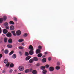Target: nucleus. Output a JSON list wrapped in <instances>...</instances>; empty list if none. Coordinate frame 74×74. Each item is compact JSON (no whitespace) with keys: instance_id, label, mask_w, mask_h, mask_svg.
Returning a JSON list of instances; mask_svg holds the SVG:
<instances>
[{"instance_id":"obj_1","label":"nucleus","mask_w":74,"mask_h":74,"mask_svg":"<svg viewBox=\"0 0 74 74\" xmlns=\"http://www.w3.org/2000/svg\"><path fill=\"white\" fill-rule=\"evenodd\" d=\"M6 19L7 16H3V18H0V23H2L3 21V20H4V21H5Z\"/></svg>"},{"instance_id":"obj_2","label":"nucleus","mask_w":74,"mask_h":74,"mask_svg":"<svg viewBox=\"0 0 74 74\" xmlns=\"http://www.w3.org/2000/svg\"><path fill=\"white\" fill-rule=\"evenodd\" d=\"M18 69L20 71H23L25 70V68L23 66H21L18 67Z\"/></svg>"},{"instance_id":"obj_3","label":"nucleus","mask_w":74,"mask_h":74,"mask_svg":"<svg viewBox=\"0 0 74 74\" xmlns=\"http://www.w3.org/2000/svg\"><path fill=\"white\" fill-rule=\"evenodd\" d=\"M16 34L17 36H20L21 34V31L19 30L17 31Z\"/></svg>"},{"instance_id":"obj_4","label":"nucleus","mask_w":74,"mask_h":74,"mask_svg":"<svg viewBox=\"0 0 74 74\" xmlns=\"http://www.w3.org/2000/svg\"><path fill=\"white\" fill-rule=\"evenodd\" d=\"M50 71H53L54 70V68L53 66H51L49 68Z\"/></svg>"},{"instance_id":"obj_5","label":"nucleus","mask_w":74,"mask_h":74,"mask_svg":"<svg viewBox=\"0 0 74 74\" xmlns=\"http://www.w3.org/2000/svg\"><path fill=\"white\" fill-rule=\"evenodd\" d=\"M29 53L30 55H33V53H34V51H33V50H30L29 52Z\"/></svg>"},{"instance_id":"obj_6","label":"nucleus","mask_w":74,"mask_h":74,"mask_svg":"<svg viewBox=\"0 0 74 74\" xmlns=\"http://www.w3.org/2000/svg\"><path fill=\"white\" fill-rule=\"evenodd\" d=\"M10 29L11 30H14V29H15V28L14 27V26L13 25H11L10 27Z\"/></svg>"},{"instance_id":"obj_7","label":"nucleus","mask_w":74,"mask_h":74,"mask_svg":"<svg viewBox=\"0 0 74 74\" xmlns=\"http://www.w3.org/2000/svg\"><path fill=\"white\" fill-rule=\"evenodd\" d=\"M12 36V35L9 32L7 34V36L8 37H11Z\"/></svg>"},{"instance_id":"obj_8","label":"nucleus","mask_w":74,"mask_h":74,"mask_svg":"<svg viewBox=\"0 0 74 74\" xmlns=\"http://www.w3.org/2000/svg\"><path fill=\"white\" fill-rule=\"evenodd\" d=\"M8 32V31H7V30L5 29H4L3 31V33L4 34H7Z\"/></svg>"},{"instance_id":"obj_9","label":"nucleus","mask_w":74,"mask_h":74,"mask_svg":"<svg viewBox=\"0 0 74 74\" xmlns=\"http://www.w3.org/2000/svg\"><path fill=\"white\" fill-rule=\"evenodd\" d=\"M40 52H41V51L40 49H37L36 51V53L37 54L39 53H40Z\"/></svg>"},{"instance_id":"obj_10","label":"nucleus","mask_w":74,"mask_h":74,"mask_svg":"<svg viewBox=\"0 0 74 74\" xmlns=\"http://www.w3.org/2000/svg\"><path fill=\"white\" fill-rule=\"evenodd\" d=\"M29 48L31 50H32V51H33V50H34V49L33 48V46H32L31 45H30L29 46Z\"/></svg>"},{"instance_id":"obj_11","label":"nucleus","mask_w":74,"mask_h":74,"mask_svg":"<svg viewBox=\"0 0 74 74\" xmlns=\"http://www.w3.org/2000/svg\"><path fill=\"white\" fill-rule=\"evenodd\" d=\"M8 60L7 59H6L4 60V62L5 64H7V63H8Z\"/></svg>"},{"instance_id":"obj_12","label":"nucleus","mask_w":74,"mask_h":74,"mask_svg":"<svg viewBox=\"0 0 74 74\" xmlns=\"http://www.w3.org/2000/svg\"><path fill=\"white\" fill-rule=\"evenodd\" d=\"M8 42L10 44H11L12 42V40L11 38L9 39L8 40Z\"/></svg>"},{"instance_id":"obj_13","label":"nucleus","mask_w":74,"mask_h":74,"mask_svg":"<svg viewBox=\"0 0 74 74\" xmlns=\"http://www.w3.org/2000/svg\"><path fill=\"white\" fill-rule=\"evenodd\" d=\"M47 59L46 58H44L42 60V62L43 63H45L47 62Z\"/></svg>"},{"instance_id":"obj_14","label":"nucleus","mask_w":74,"mask_h":74,"mask_svg":"<svg viewBox=\"0 0 74 74\" xmlns=\"http://www.w3.org/2000/svg\"><path fill=\"white\" fill-rule=\"evenodd\" d=\"M11 33L12 34H13V36H16V34H15V31H11Z\"/></svg>"},{"instance_id":"obj_15","label":"nucleus","mask_w":74,"mask_h":74,"mask_svg":"<svg viewBox=\"0 0 74 74\" xmlns=\"http://www.w3.org/2000/svg\"><path fill=\"white\" fill-rule=\"evenodd\" d=\"M33 60L34 61H38V58H37L36 57H34L33 58Z\"/></svg>"},{"instance_id":"obj_16","label":"nucleus","mask_w":74,"mask_h":74,"mask_svg":"<svg viewBox=\"0 0 74 74\" xmlns=\"http://www.w3.org/2000/svg\"><path fill=\"white\" fill-rule=\"evenodd\" d=\"M16 58V55L15 54H14L12 55V58L13 59H15Z\"/></svg>"},{"instance_id":"obj_17","label":"nucleus","mask_w":74,"mask_h":74,"mask_svg":"<svg viewBox=\"0 0 74 74\" xmlns=\"http://www.w3.org/2000/svg\"><path fill=\"white\" fill-rule=\"evenodd\" d=\"M30 58H31V57H30V56H27L26 58V60H29Z\"/></svg>"},{"instance_id":"obj_18","label":"nucleus","mask_w":74,"mask_h":74,"mask_svg":"<svg viewBox=\"0 0 74 74\" xmlns=\"http://www.w3.org/2000/svg\"><path fill=\"white\" fill-rule=\"evenodd\" d=\"M4 53L5 54H7L8 53V50L7 49H6L4 51Z\"/></svg>"},{"instance_id":"obj_19","label":"nucleus","mask_w":74,"mask_h":74,"mask_svg":"<svg viewBox=\"0 0 74 74\" xmlns=\"http://www.w3.org/2000/svg\"><path fill=\"white\" fill-rule=\"evenodd\" d=\"M45 69V67L44 66H41L40 67V69L41 70H44Z\"/></svg>"},{"instance_id":"obj_20","label":"nucleus","mask_w":74,"mask_h":74,"mask_svg":"<svg viewBox=\"0 0 74 74\" xmlns=\"http://www.w3.org/2000/svg\"><path fill=\"white\" fill-rule=\"evenodd\" d=\"M24 40L22 39H20L18 40V42H22V41H23Z\"/></svg>"},{"instance_id":"obj_21","label":"nucleus","mask_w":74,"mask_h":74,"mask_svg":"<svg viewBox=\"0 0 74 74\" xmlns=\"http://www.w3.org/2000/svg\"><path fill=\"white\" fill-rule=\"evenodd\" d=\"M32 73L34 74H36L37 73V71L34 70L32 71Z\"/></svg>"},{"instance_id":"obj_22","label":"nucleus","mask_w":74,"mask_h":74,"mask_svg":"<svg viewBox=\"0 0 74 74\" xmlns=\"http://www.w3.org/2000/svg\"><path fill=\"white\" fill-rule=\"evenodd\" d=\"M7 47L9 48H12V45H7Z\"/></svg>"},{"instance_id":"obj_23","label":"nucleus","mask_w":74,"mask_h":74,"mask_svg":"<svg viewBox=\"0 0 74 74\" xmlns=\"http://www.w3.org/2000/svg\"><path fill=\"white\" fill-rule=\"evenodd\" d=\"M25 55L26 56H29V53H28V52H25Z\"/></svg>"},{"instance_id":"obj_24","label":"nucleus","mask_w":74,"mask_h":74,"mask_svg":"<svg viewBox=\"0 0 74 74\" xmlns=\"http://www.w3.org/2000/svg\"><path fill=\"white\" fill-rule=\"evenodd\" d=\"M42 55V54L39 53L38 54V57H39V58H40V57H41Z\"/></svg>"},{"instance_id":"obj_25","label":"nucleus","mask_w":74,"mask_h":74,"mask_svg":"<svg viewBox=\"0 0 74 74\" xmlns=\"http://www.w3.org/2000/svg\"><path fill=\"white\" fill-rule=\"evenodd\" d=\"M56 70H59V69H60V66H57L56 67Z\"/></svg>"},{"instance_id":"obj_26","label":"nucleus","mask_w":74,"mask_h":74,"mask_svg":"<svg viewBox=\"0 0 74 74\" xmlns=\"http://www.w3.org/2000/svg\"><path fill=\"white\" fill-rule=\"evenodd\" d=\"M10 23L11 25H14V22H13L12 21H10Z\"/></svg>"},{"instance_id":"obj_27","label":"nucleus","mask_w":74,"mask_h":74,"mask_svg":"<svg viewBox=\"0 0 74 74\" xmlns=\"http://www.w3.org/2000/svg\"><path fill=\"white\" fill-rule=\"evenodd\" d=\"M42 72L43 74H45L47 73V70H44Z\"/></svg>"},{"instance_id":"obj_28","label":"nucleus","mask_w":74,"mask_h":74,"mask_svg":"<svg viewBox=\"0 0 74 74\" xmlns=\"http://www.w3.org/2000/svg\"><path fill=\"white\" fill-rule=\"evenodd\" d=\"M27 33H25L23 35V36L24 37H27Z\"/></svg>"},{"instance_id":"obj_29","label":"nucleus","mask_w":74,"mask_h":74,"mask_svg":"<svg viewBox=\"0 0 74 74\" xmlns=\"http://www.w3.org/2000/svg\"><path fill=\"white\" fill-rule=\"evenodd\" d=\"M28 72H29V69H26L25 71V73H27Z\"/></svg>"},{"instance_id":"obj_30","label":"nucleus","mask_w":74,"mask_h":74,"mask_svg":"<svg viewBox=\"0 0 74 74\" xmlns=\"http://www.w3.org/2000/svg\"><path fill=\"white\" fill-rule=\"evenodd\" d=\"M38 49H39L40 50V49H42V47L40 45L38 46Z\"/></svg>"},{"instance_id":"obj_31","label":"nucleus","mask_w":74,"mask_h":74,"mask_svg":"<svg viewBox=\"0 0 74 74\" xmlns=\"http://www.w3.org/2000/svg\"><path fill=\"white\" fill-rule=\"evenodd\" d=\"M13 53H14V51H12L10 53L9 55H11L13 54Z\"/></svg>"},{"instance_id":"obj_32","label":"nucleus","mask_w":74,"mask_h":74,"mask_svg":"<svg viewBox=\"0 0 74 74\" xmlns=\"http://www.w3.org/2000/svg\"><path fill=\"white\" fill-rule=\"evenodd\" d=\"M33 62V60L32 59H31L29 60V63H32Z\"/></svg>"},{"instance_id":"obj_33","label":"nucleus","mask_w":74,"mask_h":74,"mask_svg":"<svg viewBox=\"0 0 74 74\" xmlns=\"http://www.w3.org/2000/svg\"><path fill=\"white\" fill-rule=\"evenodd\" d=\"M8 39L7 38H4V42H7Z\"/></svg>"},{"instance_id":"obj_34","label":"nucleus","mask_w":74,"mask_h":74,"mask_svg":"<svg viewBox=\"0 0 74 74\" xmlns=\"http://www.w3.org/2000/svg\"><path fill=\"white\" fill-rule=\"evenodd\" d=\"M4 25L5 26H8V24L7 22L5 23H4Z\"/></svg>"},{"instance_id":"obj_35","label":"nucleus","mask_w":74,"mask_h":74,"mask_svg":"<svg viewBox=\"0 0 74 74\" xmlns=\"http://www.w3.org/2000/svg\"><path fill=\"white\" fill-rule=\"evenodd\" d=\"M14 66V64L12 63L10 65V67H13Z\"/></svg>"},{"instance_id":"obj_36","label":"nucleus","mask_w":74,"mask_h":74,"mask_svg":"<svg viewBox=\"0 0 74 74\" xmlns=\"http://www.w3.org/2000/svg\"><path fill=\"white\" fill-rule=\"evenodd\" d=\"M9 66H10L9 62H8V64H7L5 65V66H6L7 67H9Z\"/></svg>"},{"instance_id":"obj_37","label":"nucleus","mask_w":74,"mask_h":74,"mask_svg":"<svg viewBox=\"0 0 74 74\" xmlns=\"http://www.w3.org/2000/svg\"><path fill=\"white\" fill-rule=\"evenodd\" d=\"M14 19L16 22L17 21V18L15 17H14Z\"/></svg>"},{"instance_id":"obj_38","label":"nucleus","mask_w":74,"mask_h":74,"mask_svg":"<svg viewBox=\"0 0 74 74\" xmlns=\"http://www.w3.org/2000/svg\"><path fill=\"white\" fill-rule=\"evenodd\" d=\"M19 49H23V47H19Z\"/></svg>"},{"instance_id":"obj_39","label":"nucleus","mask_w":74,"mask_h":74,"mask_svg":"<svg viewBox=\"0 0 74 74\" xmlns=\"http://www.w3.org/2000/svg\"><path fill=\"white\" fill-rule=\"evenodd\" d=\"M36 66H40V64L38 63L36 64Z\"/></svg>"},{"instance_id":"obj_40","label":"nucleus","mask_w":74,"mask_h":74,"mask_svg":"<svg viewBox=\"0 0 74 74\" xmlns=\"http://www.w3.org/2000/svg\"><path fill=\"white\" fill-rule=\"evenodd\" d=\"M5 28H6V29H10L9 27V26H6L5 27Z\"/></svg>"},{"instance_id":"obj_41","label":"nucleus","mask_w":74,"mask_h":74,"mask_svg":"<svg viewBox=\"0 0 74 74\" xmlns=\"http://www.w3.org/2000/svg\"><path fill=\"white\" fill-rule=\"evenodd\" d=\"M45 67L46 68H47V69H48V67H49V65L47 64L45 66Z\"/></svg>"},{"instance_id":"obj_42","label":"nucleus","mask_w":74,"mask_h":74,"mask_svg":"<svg viewBox=\"0 0 74 74\" xmlns=\"http://www.w3.org/2000/svg\"><path fill=\"white\" fill-rule=\"evenodd\" d=\"M13 71V70H12V69H10L9 71V73H11Z\"/></svg>"},{"instance_id":"obj_43","label":"nucleus","mask_w":74,"mask_h":74,"mask_svg":"<svg viewBox=\"0 0 74 74\" xmlns=\"http://www.w3.org/2000/svg\"><path fill=\"white\" fill-rule=\"evenodd\" d=\"M57 65H58V66H59L60 65V62H58L57 64Z\"/></svg>"},{"instance_id":"obj_44","label":"nucleus","mask_w":74,"mask_h":74,"mask_svg":"<svg viewBox=\"0 0 74 74\" xmlns=\"http://www.w3.org/2000/svg\"><path fill=\"white\" fill-rule=\"evenodd\" d=\"M48 59L49 61H51V57L49 58Z\"/></svg>"},{"instance_id":"obj_45","label":"nucleus","mask_w":74,"mask_h":74,"mask_svg":"<svg viewBox=\"0 0 74 74\" xmlns=\"http://www.w3.org/2000/svg\"><path fill=\"white\" fill-rule=\"evenodd\" d=\"M2 57H3V55L1 54H0V58H1Z\"/></svg>"},{"instance_id":"obj_46","label":"nucleus","mask_w":74,"mask_h":74,"mask_svg":"<svg viewBox=\"0 0 74 74\" xmlns=\"http://www.w3.org/2000/svg\"><path fill=\"white\" fill-rule=\"evenodd\" d=\"M19 53L20 55H22V52H21V51H20L19 52Z\"/></svg>"},{"instance_id":"obj_47","label":"nucleus","mask_w":74,"mask_h":74,"mask_svg":"<svg viewBox=\"0 0 74 74\" xmlns=\"http://www.w3.org/2000/svg\"><path fill=\"white\" fill-rule=\"evenodd\" d=\"M32 70L33 69H30V70H29V71H30V72H31V71H32Z\"/></svg>"},{"instance_id":"obj_48","label":"nucleus","mask_w":74,"mask_h":74,"mask_svg":"<svg viewBox=\"0 0 74 74\" xmlns=\"http://www.w3.org/2000/svg\"><path fill=\"white\" fill-rule=\"evenodd\" d=\"M5 70H3L2 71V73H5Z\"/></svg>"},{"instance_id":"obj_49","label":"nucleus","mask_w":74,"mask_h":74,"mask_svg":"<svg viewBox=\"0 0 74 74\" xmlns=\"http://www.w3.org/2000/svg\"><path fill=\"white\" fill-rule=\"evenodd\" d=\"M1 29L0 28V33H1Z\"/></svg>"},{"instance_id":"obj_50","label":"nucleus","mask_w":74,"mask_h":74,"mask_svg":"<svg viewBox=\"0 0 74 74\" xmlns=\"http://www.w3.org/2000/svg\"><path fill=\"white\" fill-rule=\"evenodd\" d=\"M47 52H45V55H47Z\"/></svg>"},{"instance_id":"obj_51","label":"nucleus","mask_w":74,"mask_h":74,"mask_svg":"<svg viewBox=\"0 0 74 74\" xmlns=\"http://www.w3.org/2000/svg\"><path fill=\"white\" fill-rule=\"evenodd\" d=\"M22 45L23 46H24V45H25V44H24V43H22Z\"/></svg>"},{"instance_id":"obj_52","label":"nucleus","mask_w":74,"mask_h":74,"mask_svg":"<svg viewBox=\"0 0 74 74\" xmlns=\"http://www.w3.org/2000/svg\"><path fill=\"white\" fill-rule=\"evenodd\" d=\"M45 56H43V58H45Z\"/></svg>"},{"instance_id":"obj_53","label":"nucleus","mask_w":74,"mask_h":74,"mask_svg":"<svg viewBox=\"0 0 74 74\" xmlns=\"http://www.w3.org/2000/svg\"><path fill=\"white\" fill-rule=\"evenodd\" d=\"M0 69H1V67H0Z\"/></svg>"}]
</instances>
